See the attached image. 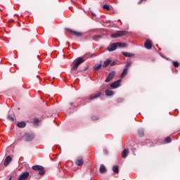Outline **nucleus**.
<instances>
[{
    "mask_svg": "<svg viewBox=\"0 0 180 180\" xmlns=\"http://www.w3.org/2000/svg\"><path fill=\"white\" fill-rule=\"evenodd\" d=\"M117 47H126V44H123L121 42L112 44L108 47V51H115V50H116Z\"/></svg>",
    "mask_w": 180,
    "mask_h": 180,
    "instance_id": "1",
    "label": "nucleus"
},
{
    "mask_svg": "<svg viewBox=\"0 0 180 180\" xmlns=\"http://www.w3.org/2000/svg\"><path fill=\"white\" fill-rule=\"evenodd\" d=\"M32 169H34V171H39L38 174L41 176L44 175V174L46 173V171H44V167H43V166L34 165L32 167Z\"/></svg>",
    "mask_w": 180,
    "mask_h": 180,
    "instance_id": "2",
    "label": "nucleus"
},
{
    "mask_svg": "<svg viewBox=\"0 0 180 180\" xmlns=\"http://www.w3.org/2000/svg\"><path fill=\"white\" fill-rule=\"evenodd\" d=\"M126 34H127V31H117V32L112 34L111 35V37H112L113 39H117V37H120L122 36H126Z\"/></svg>",
    "mask_w": 180,
    "mask_h": 180,
    "instance_id": "3",
    "label": "nucleus"
},
{
    "mask_svg": "<svg viewBox=\"0 0 180 180\" xmlns=\"http://www.w3.org/2000/svg\"><path fill=\"white\" fill-rule=\"evenodd\" d=\"M30 173L29 172H22L18 178V180H27L29 178Z\"/></svg>",
    "mask_w": 180,
    "mask_h": 180,
    "instance_id": "4",
    "label": "nucleus"
},
{
    "mask_svg": "<svg viewBox=\"0 0 180 180\" xmlns=\"http://www.w3.org/2000/svg\"><path fill=\"white\" fill-rule=\"evenodd\" d=\"M82 63H84V59L82 58H77L75 62V64L73 65V67L72 68V70H77L78 68V66L79 65V64H82Z\"/></svg>",
    "mask_w": 180,
    "mask_h": 180,
    "instance_id": "5",
    "label": "nucleus"
},
{
    "mask_svg": "<svg viewBox=\"0 0 180 180\" xmlns=\"http://www.w3.org/2000/svg\"><path fill=\"white\" fill-rule=\"evenodd\" d=\"M75 164L78 167H82L84 165V158H82V156L78 157L75 160Z\"/></svg>",
    "mask_w": 180,
    "mask_h": 180,
    "instance_id": "6",
    "label": "nucleus"
},
{
    "mask_svg": "<svg viewBox=\"0 0 180 180\" xmlns=\"http://www.w3.org/2000/svg\"><path fill=\"white\" fill-rule=\"evenodd\" d=\"M144 46L148 50H150V49H152L153 47V43L151 42L150 40L146 39V41H145Z\"/></svg>",
    "mask_w": 180,
    "mask_h": 180,
    "instance_id": "7",
    "label": "nucleus"
},
{
    "mask_svg": "<svg viewBox=\"0 0 180 180\" xmlns=\"http://www.w3.org/2000/svg\"><path fill=\"white\" fill-rule=\"evenodd\" d=\"M120 82H122V79H120L115 82H114L112 84H111L110 86L112 89L117 88L120 85Z\"/></svg>",
    "mask_w": 180,
    "mask_h": 180,
    "instance_id": "8",
    "label": "nucleus"
},
{
    "mask_svg": "<svg viewBox=\"0 0 180 180\" xmlns=\"http://www.w3.org/2000/svg\"><path fill=\"white\" fill-rule=\"evenodd\" d=\"M113 77H115V72H110L105 80V82H110V80L113 79Z\"/></svg>",
    "mask_w": 180,
    "mask_h": 180,
    "instance_id": "9",
    "label": "nucleus"
},
{
    "mask_svg": "<svg viewBox=\"0 0 180 180\" xmlns=\"http://www.w3.org/2000/svg\"><path fill=\"white\" fill-rule=\"evenodd\" d=\"M24 139L25 141H32L34 139V136L33 135H30L29 134H26L24 135Z\"/></svg>",
    "mask_w": 180,
    "mask_h": 180,
    "instance_id": "10",
    "label": "nucleus"
},
{
    "mask_svg": "<svg viewBox=\"0 0 180 180\" xmlns=\"http://www.w3.org/2000/svg\"><path fill=\"white\" fill-rule=\"evenodd\" d=\"M11 161H12V158H11V156H7L4 160V167H8Z\"/></svg>",
    "mask_w": 180,
    "mask_h": 180,
    "instance_id": "11",
    "label": "nucleus"
},
{
    "mask_svg": "<svg viewBox=\"0 0 180 180\" xmlns=\"http://www.w3.org/2000/svg\"><path fill=\"white\" fill-rule=\"evenodd\" d=\"M129 153H130V150L128 148L124 149L122 153V158H126L127 155H129Z\"/></svg>",
    "mask_w": 180,
    "mask_h": 180,
    "instance_id": "12",
    "label": "nucleus"
},
{
    "mask_svg": "<svg viewBox=\"0 0 180 180\" xmlns=\"http://www.w3.org/2000/svg\"><path fill=\"white\" fill-rule=\"evenodd\" d=\"M101 95H102V93H101V92H98V93H97V94H94V95L91 96L90 98H89V99H90L91 101H92V100H94V99H96V98H99V96H100Z\"/></svg>",
    "mask_w": 180,
    "mask_h": 180,
    "instance_id": "13",
    "label": "nucleus"
},
{
    "mask_svg": "<svg viewBox=\"0 0 180 180\" xmlns=\"http://www.w3.org/2000/svg\"><path fill=\"white\" fill-rule=\"evenodd\" d=\"M101 68H102V64H101V63H97L94 67V71H99V70H101Z\"/></svg>",
    "mask_w": 180,
    "mask_h": 180,
    "instance_id": "14",
    "label": "nucleus"
},
{
    "mask_svg": "<svg viewBox=\"0 0 180 180\" xmlns=\"http://www.w3.org/2000/svg\"><path fill=\"white\" fill-rule=\"evenodd\" d=\"M111 63H112V60L109 59L104 61V63L103 65V68H106V67H108Z\"/></svg>",
    "mask_w": 180,
    "mask_h": 180,
    "instance_id": "15",
    "label": "nucleus"
},
{
    "mask_svg": "<svg viewBox=\"0 0 180 180\" xmlns=\"http://www.w3.org/2000/svg\"><path fill=\"white\" fill-rule=\"evenodd\" d=\"M17 126H18V127L23 129V127H26V122H18L17 124Z\"/></svg>",
    "mask_w": 180,
    "mask_h": 180,
    "instance_id": "16",
    "label": "nucleus"
},
{
    "mask_svg": "<svg viewBox=\"0 0 180 180\" xmlns=\"http://www.w3.org/2000/svg\"><path fill=\"white\" fill-rule=\"evenodd\" d=\"M123 56L125 57H134V53H130L128 52H122Z\"/></svg>",
    "mask_w": 180,
    "mask_h": 180,
    "instance_id": "17",
    "label": "nucleus"
},
{
    "mask_svg": "<svg viewBox=\"0 0 180 180\" xmlns=\"http://www.w3.org/2000/svg\"><path fill=\"white\" fill-rule=\"evenodd\" d=\"M125 75H127V68H124L122 73L121 74V79L124 78Z\"/></svg>",
    "mask_w": 180,
    "mask_h": 180,
    "instance_id": "18",
    "label": "nucleus"
},
{
    "mask_svg": "<svg viewBox=\"0 0 180 180\" xmlns=\"http://www.w3.org/2000/svg\"><path fill=\"white\" fill-rule=\"evenodd\" d=\"M114 92L113 91H111V90H106L105 91V95L107 96H112V95H113Z\"/></svg>",
    "mask_w": 180,
    "mask_h": 180,
    "instance_id": "19",
    "label": "nucleus"
},
{
    "mask_svg": "<svg viewBox=\"0 0 180 180\" xmlns=\"http://www.w3.org/2000/svg\"><path fill=\"white\" fill-rule=\"evenodd\" d=\"M106 172V167H105V166L103 165H101L100 167V172L101 174H103V172Z\"/></svg>",
    "mask_w": 180,
    "mask_h": 180,
    "instance_id": "20",
    "label": "nucleus"
},
{
    "mask_svg": "<svg viewBox=\"0 0 180 180\" xmlns=\"http://www.w3.org/2000/svg\"><path fill=\"white\" fill-rule=\"evenodd\" d=\"M112 171L115 172V174H119V166L115 165L112 167Z\"/></svg>",
    "mask_w": 180,
    "mask_h": 180,
    "instance_id": "21",
    "label": "nucleus"
},
{
    "mask_svg": "<svg viewBox=\"0 0 180 180\" xmlns=\"http://www.w3.org/2000/svg\"><path fill=\"white\" fill-rule=\"evenodd\" d=\"M71 33H73V34H75V36H82V33L81 32H78L77 31H72L70 30Z\"/></svg>",
    "mask_w": 180,
    "mask_h": 180,
    "instance_id": "22",
    "label": "nucleus"
},
{
    "mask_svg": "<svg viewBox=\"0 0 180 180\" xmlns=\"http://www.w3.org/2000/svg\"><path fill=\"white\" fill-rule=\"evenodd\" d=\"M138 134L140 137H143V136H144V131L142 129L139 130L138 131Z\"/></svg>",
    "mask_w": 180,
    "mask_h": 180,
    "instance_id": "23",
    "label": "nucleus"
},
{
    "mask_svg": "<svg viewBox=\"0 0 180 180\" xmlns=\"http://www.w3.org/2000/svg\"><path fill=\"white\" fill-rule=\"evenodd\" d=\"M103 9H106L107 11H110V7L108 4H105L103 6Z\"/></svg>",
    "mask_w": 180,
    "mask_h": 180,
    "instance_id": "24",
    "label": "nucleus"
},
{
    "mask_svg": "<svg viewBox=\"0 0 180 180\" xmlns=\"http://www.w3.org/2000/svg\"><path fill=\"white\" fill-rule=\"evenodd\" d=\"M8 120H10L11 122H13L15 120V118H13V117L11 116V115H8Z\"/></svg>",
    "mask_w": 180,
    "mask_h": 180,
    "instance_id": "25",
    "label": "nucleus"
},
{
    "mask_svg": "<svg viewBox=\"0 0 180 180\" xmlns=\"http://www.w3.org/2000/svg\"><path fill=\"white\" fill-rule=\"evenodd\" d=\"M171 137H167L165 140V143H171Z\"/></svg>",
    "mask_w": 180,
    "mask_h": 180,
    "instance_id": "26",
    "label": "nucleus"
},
{
    "mask_svg": "<svg viewBox=\"0 0 180 180\" xmlns=\"http://www.w3.org/2000/svg\"><path fill=\"white\" fill-rule=\"evenodd\" d=\"M174 67L178 68L179 67V63L178 62H173Z\"/></svg>",
    "mask_w": 180,
    "mask_h": 180,
    "instance_id": "27",
    "label": "nucleus"
},
{
    "mask_svg": "<svg viewBox=\"0 0 180 180\" xmlns=\"http://www.w3.org/2000/svg\"><path fill=\"white\" fill-rule=\"evenodd\" d=\"M131 65V63H128L126 65L124 68H127V70H128L129 67H130Z\"/></svg>",
    "mask_w": 180,
    "mask_h": 180,
    "instance_id": "28",
    "label": "nucleus"
},
{
    "mask_svg": "<svg viewBox=\"0 0 180 180\" xmlns=\"http://www.w3.org/2000/svg\"><path fill=\"white\" fill-rule=\"evenodd\" d=\"M92 120H98L99 119V117L98 116H93L91 117Z\"/></svg>",
    "mask_w": 180,
    "mask_h": 180,
    "instance_id": "29",
    "label": "nucleus"
},
{
    "mask_svg": "<svg viewBox=\"0 0 180 180\" xmlns=\"http://www.w3.org/2000/svg\"><path fill=\"white\" fill-rule=\"evenodd\" d=\"M34 123L35 124H37V123H39V119H37V118H35V119H34Z\"/></svg>",
    "mask_w": 180,
    "mask_h": 180,
    "instance_id": "30",
    "label": "nucleus"
},
{
    "mask_svg": "<svg viewBox=\"0 0 180 180\" xmlns=\"http://www.w3.org/2000/svg\"><path fill=\"white\" fill-rule=\"evenodd\" d=\"M118 103H120V102H123V98H119L117 99Z\"/></svg>",
    "mask_w": 180,
    "mask_h": 180,
    "instance_id": "31",
    "label": "nucleus"
},
{
    "mask_svg": "<svg viewBox=\"0 0 180 180\" xmlns=\"http://www.w3.org/2000/svg\"><path fill=\"white\" fill-rule=\"evenodd\" d=\"M95 37H97L98 39H101L102 35H96Z\"/></svg>",
    "mask_w": 180,
    "mask_h": 180,
    "instance_id": "32",
    "label": "nucleus"
},
{
    "mask_svg": "<svg viewBox=\"0 0 180 180\" xmlns=\"http://www.w3.org/2000/svg\"><path fill=\"white\" fill-rule=\"evenodd\" d=\"M111 65H115V62L112 63Z\"/></svg>",
    "mask_w": 180,
    "mask_h": 180,
    "instance_id": "33",
    "label": "nucleus"
},
{
    "mask_svg": "<svg viewBox=\"0 0 180 180\" xmlns=\"http://www.w3.org/2000/svg\"><path fill=\"white\" fill-rule=\"evenodd\" d=\"M93 16H95V13H93Z\"/></svg>",
    "mask_w": 180,
    "mask_h": 180,
    "instance_id": "34",
    "label": "nucleus"
},
{
    "mask_svg": "<svg viewBox=\"0 0 180 180\" xmlns=\"http://www.w3.org/2000/svg\"><path fill=\"white\" fill-rule=\"evenodd\" d=\"M70 105H73V103H70Z\"/></svg>",
    "mask_w": 180,
    "mask_h": 180,
    "instance_id": "35",
    "label": "nucleus"
}]
</instances>
